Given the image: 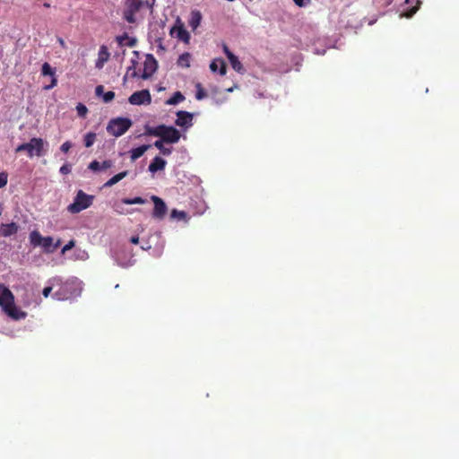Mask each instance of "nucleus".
<instances>
[{
	"label": "nucleus",
	"instance_id": "7ed1b4c3",
	"mask_svg": "<svg viewBox=\"0 0 459 459\" xmlns=\"http://www.w3.org/2000/svg\"><path fill=\"white\" fill-rule=\"evenodd\" d=\"M30 242L34 247H41L47 254L53 253L61 245L60 239L54 243L52 237H42L38 230H32L30 233Z\"/></svg>",
	"mask_w": 459,
	"mask_h": 459
},
{
	"label": "nucleus",
	"instance_id": "49530a36",
	"mask_svg": "<svg viewBox=\"0 0 459 459\" xmlns=\"http://www.w3.org/2000/svg\"><path fill=\"white\" fill-rule=\"evenodd\" d=\"M152 4V0H146L145 2H143V4H145L149 8L152 9L154 4Z\"/></svg>",
	"mask_w": 459,
	"mask_h": 459
},
{
	"label": "nucleus",
	"instance_id": "5701e85b",
	"mask_svg": "<svg viewBox=\"0 0 459 459\" xmlns=\"http://www.w3.org/2000/svg\"><path fill=\"white\" fill-rule=\"evenodd\" d=\"M231 67L238 73L243 74L245 72V69L241 64V62L238 60L237 56H232L230 58H228Z\"/></svg>",
	"mask_w": 459,
	"mask_h": 459
},
{
	"label": "nucleus",
	"instance_id": "603ef678",
	"mask_svg": "<svg viewBox=\"0 0 459 459\" xmlns=\"http://www.w3.org/2000/svg\"><path fill=\"white\" fill-rule=\"evenodd\" d=\"M316 53L318 55H324L325 53V49H323L322 51L316 50Z\"/></svg>",
	"mask_w": 459,
	"mask_h": 459
},
{
	"label": "nucleus",
	"instance_id": "f257e3e1",
	"mask_svg": "<svg viewBox=\"0 0 459 459\" xmlns=\"http://www.w3.org/2000/svg\"><path fill=\"white\" fill-rule=\"evenodd\" d=\"M143 134L159 137L167 144L177 143L181 137L179 130L172 126H166L163 124L157 126L145 125Z\"/></svg>",
	"mask_w": 459,
	"mask_h": 459
},
{
	"label": "nucleus",
	"instance_id": "412c9836",
	"mask_svg": "<svg viewBox=\"0 0 459 459\" xmlns=\"http://www.w3.org/2000/svg\"><path fill=\"white\" fill-rule=\"evenodd\" d=\"M190 58L191 55L188 52H185L178 56L177 65L180 67L187 68L190 66Z\"/></svg>",
	"mask_w": 459,
	"mask_h": 459
},
{
	"label": "nucleus",
	"instance_id": "9d476101",
	"mask_svg": "<svg viewBox=\"0 0 459 459\" xmlns=\"http://www.w3.org/2000/svg\"><path fill=\"white\" fill-rule=\"evenodd\" d=\"M56 69L55 67H52L48 62H45L42 65L41 67V74L43 76H50L51 77V82L48 85H45L43 87L44 90L49 91L56 86L57 84V79L56 76Z\"/></svg>",
	"mask_w": 459,
	"mask_h": 459
},
{
	"label": "nucleus",
	"instance_id": "37998d69",
	"mask_svg": "<svg viewBox=\"0 0 459 459\" xmlns=\"http://www.w3.org/2000/svg\"><path fill=\"white\" fill-rule=\"evenodd\" d=\"M101 169H106L111 167V161L110 160H104L101 164Z\"/></svg>",
	"mask_w": 459,
	"mask_h": 459
},
{
	"label": "nucleus",
	"instance_id": "5fc2aeb1",
	"mask_svg": "<svg viewBox=\"0 0 459 459\" xmlns=\"http://www.w3.org/2000/svg\"><path fill=\"white\" fill-rule=\"evenodd\" d=\"M44 6H45V7H49V6H50V4H48V3H45V4H44Z\"/></svg>",
	"mask_w": 459,
	"mask_h": 459
},
{
	"label": "nucleus",
	"instance_id": "f8f14e48",
	"mask_svg": "<svg viewBox=\"0 0 459 459\" xmlns=\"http://www.w3.org/2000/svg\"><path fill=\"white\" fill-rule=\"evenodd\" d=\"M18 229L19 227L15 222L3 223L0 226V236L4 238L11 237L17 233Z\"/></svg>",
	"mask_w": 459,
	"mask_h": 459
},
{
	"label": "nucleus",
	"instance_id": "393cba45",
	"mask_svg": "<svg viewBox=\"0 0 459 459\" xmlns=\"http://www.w3.org/2000/svg\"><path fill=\"white\" fill-rule=\"evenodd\" d=\"M128 174V171H123V172H120L115 176H113L110 179H108L105 184H104V187H107V186H111L115 184H117V182H119L120 180H122L126 175Z\"/></svg>",
	"mask_w": 459,
	"mask_h": 459
},
{
	"label": "nucleus",
	"instance_id": "3c124183",
	"mask_svg": "<svg viewBox=\"0 0 459 459\" xmlns=\"http://www.w3.org/2000/svg\"><path fill=\"white\" fill-rule=\"evenodd\" d=\"M133 54L135 56V58H134V59H138V57H139V52H138V51H136V50H134V51H133Z\"/></svg>",
	"mask_w": 459,
	"mask_h": 459
},
{
	"label": "nucleus",
	"instance_id": "a878e982",
	"mask_svg": "<svg viewBox=\"0 0 459 459\" xmlns=\"http://www.w3.org/2000/svg\"><path fill=\"white\" fill-rule=\"evenodd\" d=\"M128 174V171H123V172H120L115 176H113L110 179H108L105 184H104V187H107V186H111L115 184H117V182H119L120 180H122L126 175Z\"/></svg>",
	"mask_w": 459,
	"mask_h": 459
},
{
	"label": "nucleus",
	"instance_id": "a211bd4d",
	"mask_svg": "<svg viewBox=\"0 0 459 459\" xmlns=\"http://www.w3.org/2000/svg\"><path fill=\"white\" fill-rule=\"evenodd\" d=\"M151 147L150 144H143L137 148H134L130 151L131 160L133 161L136 160L140 157H142L144 152Z\"/></svg>",
	"mask_w": 459,
	"mask_h": 459
},
{
	"label": "nucleus",
	"instance_id": "72a5a7b5",
	"mask_svg": "<svg viewBox=\"0 0 459 459\" xmlns=\"http://www.w3.org/2000/svg\"><path fill=\"white\" fill-rule=\"evenodd\" d=\"M75 246V241L74 240H70L67 244H65L62 250H61V254H65L67 251L71 250Z\"/></svg>",
	"mask_w": 459,
	"mask_h": 459
},
{
	"label": "nucleus",
	"instance_id": "4c0bfd02",
	"mask_svg": "<svg viewBox=\"0 0 459 459\" xmlns=\"http://www.w3.org/2000/svg\"><path fill=\"white\" fill-rule=\"evenodd\" d=\"M71 147H72V143H71V142L66 141V142H65V143L61 145V147H60V151H61V152H65V153H66V152H69V150L71 149Z\"/></svg>",
	"mask_w": 459,
	"mask_h": 459
},
{
	"label": "nucleus",
	"instance_id": "4be33fe9",
	"mask_svg": "<svg viewBox=\"0 0 459 459\" xmlns=\"http://www.w3.org/2000/svg\"><path fill=\"white\" fill-rule=\"evenodd\" d=\"M166 143L163 142L162 140L159 139L157 141L154 142L153 145L160 152V153L164 156H169L171 154L172 152V148L171 147H165L164 144Z\"/></svg>",
	"mask_w": 459,
	"mask_h": 459
},
{
	"label": "nucleus",
	"instance_id": "6e6552de",
	"mask_svg": "<svg viewBox=\"0 0 459 459\" xmlns=\"http://www.w3.org/2000/svg\"><path fill=\"white\" fill-rule=\"evenodd\" d=\"M158 69V62L152 54H147L143 63V72L141 78L143 80L149 79Z\"/></svg>",
	"mask_w": 459,
	"mask_h": 459
},
{
	"label": "nucleus",
	"instance_id": "09e8293b",
	"mask_svg": "<svg viewBox=\"0 0 459 459\" xmlns=\"http://www.w3.org/2000/svg\"><path fill=\"white\" fill-rule=\"evenodd\" d=\"M57 41H58V43H59L63 48H65V40H64L62 38H58V39H57Z\"/></svg>",
	"mask_w": 459,
	"mask_h": 459
},
{
	"label": "nucleus",
	"instance_id": "c03bdc74",
	"mask_svg": "<svg viewBox=\"0 0 459 459\" xmlns=\"http://www.w3.org/2000/svg\"><path fill=\"white\" fill-rule=\"evenodd\" d=\"M121 201H134V202H137V201H144L142 197H134V198H124L122 199Z\"/></svg>",
	"mask_w": 459,
	"mask_h": 459
},
{
	"label": "nucleus",
	"instance_id": "7c9ffc66",
	"mask_svg": "<svg viewBox=\"0 0 459 459\" xmlns=\"http://www.w3.org/2000/svg\"><path fill=\"white\" fill-rule=\"evenodd\" d=\"M76 111L79 117H84L88 113V108L84 104L78 103L76 106Z\"/></svg>",
	"mask_w": 459,
	"mask_h": 459
},
{
	"label": "nucleus",
	"instance_id": "2f4dec72",
	"mask_svg": "<svg viewBox=\"0 0 459 459\" xmlns=\"http://www.w3.org/2000/svg\"><path fill=\"white\" fill-rule=\"evenodd\" d=\"M115 98V92L114 91H107L103 94L102 100L105 103H108Z\"/></svg>",
	"mask_w": 459,
	"mask_h": 459
},
{
	"label": "nucleus",
	"instance_id": "13d9d810",
	"mask_svg": "<svg viewBox=\"0 0 459 459\" xmlns=\"http://www.w3.org/2000/svg\"><path fill=\"white\" fill-rule=\"evenodd\" d=\"M405 2L408 4V3H409V0H405Z\"/></svg>",
	"mask_w": 459,
	"mask_h": 459
},
{
	"label": "nucleus",
	"instance_id": "473e14b6",
	"mask_svg": "<svg viewBox=\"0 0 459 459\" xmlns=\"http://www.w3.org/2000/svg\"><path fill=\"white\" fill-rule=\"evenodd\" d=\"M136 65H137V59L132 58L131 59V65L127 68V72H129L130 70H133V73L131 74L132 77L138 76V74L135 71Z\"/></svg>",
	"mask_w": 459,
	"mask_h": 459
},
{
	"label": "nucleus",
	"instance_id": "9b49d317",
	"mask_svg": "<svg viewBox=\"0 0 459 459\" xmlns=\"http://www.w3.org/2000/svg\"><path fill=\"white\" fill-rule=\"evenodd\" d=\"M193 114L188 111L179 110L177 112L175 124L180 127L187 129L193 125Z\"/></svg>",
	"mask_w": 459,
	"mask_h": 459
},
{
	"label": "nucleus",
	"instance_id": "a18cd8bd",
	"mask_svg": "<svg viewBox=\"0 0 459 459\" xmlns=\"http://www.w3.org/2000/svg\"><path fill=\"white\" fill-rule=\"evenodd\" d=\"M130 242L133 243V244H138L139 243V237L138 236L131 237Z\"/></svg>",
	"mask_w": 459,
	"mask_h": 459
},
{
	"label": "nucleus",
	"instance_id": "de8ad7c7",
	"mask_svg": "<svg viewBox=\"0 0 459 459\" xmlns=\"http://www.w3.org/2000/svg\"><path fill=\"white\" fill-rule=\"evenodd\" d=\"M159 42V48L161 50H165L164 47L162 46V39L160 38L157 40Z\"/></svg>",
	"mask_w": 459,
	"mask_h": 459
},
{
	"label": "nucleus",
	"instance_id": "2eb2a0df",
	"mask_svg": "<svg viewBox=\"0 0 459 459\" xmlns=\"http://www.w3.org/2000/svg\"><path fill=\"white\" fill-rule=\"evenodd\" d=\"M166 164H167V161L164 159H162L160 156H156L151 161V163L148 167V169L150 172L155 173L159 170L164 169V168L166 167Z\"/></svg>",
	"mask_w": 459,
	"mask_h": 459
},
{
	"label": "nucleus",
	"instance_id": "4468645a",
	"mask_svg": "<svg viewBox=\"0 0 459 459\" xmlns=\"http://www.w3.org/2000/svg\"><path fill=\"white\" fill-rule=\"evenodd\" d=\"M109 56L110 55L108 50V48L106 46L102 45L99 50L98 59L95 64L96 68L101 69L103 67L104 64L108 60Z\"/></svg>",
	"mask_w": 459,
	"mask_h": 459
},
{
	"label": "nucleus",
	"instance_id": "ddd939ff",
	"mask_svg": "<svg viewBox=\"0 0 459 459\" xmlns=\"http://www.w3.org/2000/svg\"><path fill=\"white\" fill-rule=\"evenodd\" d=\"M210 69L212 73H219L224 75L227 72L226 63L221 58H215L210 64Z\"/></svg>",
	"mask_w": 459,
	"mask_h": 459
},
{
	"label": "nucleus",
	"instance_id": "f704fd0d",
	"mask_svg": "<svg viewBox=\"0 0 459 459\" xmlns=\"http://www.w3.org/2000/svg\"><path fill=\"white\" fill-rule=\"evenodd\" d=\"M72 170V166L69 163H65L59 169V172L63 175L69 174Z\"/></svg>",
	"mask_w": 459,
	"mask_h": 459
},
{
	"label": "nucleus",
	"instance_id": "b1692460",
	"mask_svg": "<svg viewBox=\"0 0 459 459\" xmlns=\"http://www.w3.org/2000/svg\"><path fill=\"white\" fill-rule=\"evenodd\" d=\"M202 15L199 11H193L191 13V19L189 21V25L192 29H196L201 22Z\"/></svg>",
	"mask_w": 459,
	"mask_h": 459
},
{
	"label": "nucleus",
	"instance_id": "cd10ccee",
	"mask_svg": "<svg viewBox=\"0 0 459 459\" xmlns=\"http://www.w3.org/2000/svg\"><path fill=\"white\" fill-rule=\"evenodd\" d=\"M170 217L173 219H177V220H183V221L187 220V214L186 212L178 211L176 209L172 210Z\"/></svg>",
	"mask_w": 459,
	"mask_h": 459
},
{
	"label": "nucleus",
	"instance_id": "864d4df0",
	"mask_svg": "<svg viewBox=\"0 0 459 459\" xmlns=\"http://www.w3.org/2000/svg\"><path fill=\"white\" fill-rule=\"evenodd\" d=\"M415 13H416V9H413L409 16H411Z\"/></svg>",
	"mask_w": 459,
	"mask_h": 459
},
{
	"label": "nucleus",
	"instance_id": "58836bf2",
	"mask_svg": "<svg viewBox=\"0 0 459 459\" xmlns=\"http://www.w3.org/2000/svg\"><path fill=\"white\" fill-rule=\"evenodd\" d=\"M311 0H293L296 5L299 7H304L307 6Z\"/></svg>",
	"mask_w": 459,
	"mask_h": 459
},
{
	"label": "nucleus",
	"instance_id": "bb28decb",
	"mask_svg": "<svg viewBox=\"0 0 459 459\" xmlns=\"http://www.w3.org/2000/svg\"><path fill=\"white\" fill-rule=\"evenodd\" d=\"M95 139H96L95 133H92V132L87 133L86 135L84 136L85 147H87V148L91 147L95 142Z\"/></svg>",
	"mask_w": 459,
	"mask_h": 459
},
{
	"label": "nucleus",
	"instance_id": "79ce46f5",
	"mask_svg": "<svg viewBox=\"0 0 459 459\" xmlns=\"http://www.w3.org/2000/svg\"><path fill=\"white\" fill-rule=\"evenodd\" d=\"M52 291V287L48 286L43 289L42 294L45 298H48Z\"/></svg>",
	"mask_w": 459,
	"mask_h": 459
},
{
	"label": "nucleus",
	"instance_id": "aec40b11",
	"mask_svg": "<svg viewBox=\"0 0 459 459\" xmlns=\"http://www.w3.org/2000/svg\"><path fill=\"white\" fill-rule=\"evenodd\" d=\"M185 100V96L180 91H176L173 95L165 101L166 105L174 106Z\"/></svg>",
	"mask_w": 459,
	"mask_h": 459
},
{
	"label": "nucleus",
	"instance_id": "0eeeda50",
	"mask_svg": "<svg viewBox=\"0 0 459 459\" xmlns=\"http://www.w3.org/2000/svg\"><path fill=\"white\" fill-rule=\"evenodd\" d=\"M128 101L132 105H149L152 102L151 93L146 89L135 91L128 98Z\"/></svg>",
	"mask_w": 459,
	"mask_h": 459
},
{
	"label": "nucleus",
	"instance_id": "ea45409f",
	"mask_svg": "<svg viewBox=\"0 0 459 459\" xmlns=\"http://www.w3.org/2000/svg\"><path fill=\"white\" fill-rule=\"evenodd\" d=\"M104 87L102 85H98L96 88H95V94L98 96V97H102L103 94H104Z\"/></svg>",
	"mask_w": 459,
	"mask_h": 459
},
{
	"label": "nucleus",
	"instance_id": "6e6d98bb",
	"mask_svg": "<svg viewBox=\"0 0 459 459\" xmlns=\"http://www.w3.org/2000/svg\"><path fill=\"white\" fill-rule=\"evenodd\" d=\"M228 91L231 92L233 91V88H230L227 90Z\"/></svg>",
	"mask_w": 459,
	"mask_h": 459
},
{
	"label": "nucleus",
	"instance_id": "f03ea898",
	"mask_svg": "<svg viewBox=\"0 0 459 459\" xmlns=\"http://www.w3.org/2000/svg\"><path fill=\"white\" fill-rule=\"evenodd\" d=\"M0 307L6 315L13 319L25 316L24 313H19L13 292L2 283H0Z\"/></svg>",
	"mask_w": 459,
	"mask_h": 459
},
{
	"label": "nucleus",
	"instance_id": "f3484780",
	"mask_svg": "<svg viewBox=\"0 0 459 459\" xmlns=\"http://www.w3.org/2000/svg\"><path fill=\"white\" fill-rule=\"evenodd\" d=\"M152 215L156 219H162L167 213L166 203H154Z\"/></svg>",
	"mask_w": 459,
	"mask_h": 459
},
{
	"label": "nucleus",
	"instance_id": "c9c22d12",
	"mask_svg": "<svg viewBox=\"0 0 459 459\" xmlns=\"http://www.w3.org/2000/svg\"><path fill=\"white\" fill-rule=\"evenodd\" d=\"M89 169L93 171H100L101 169V165L98 160H92L89 165Z\"/></svg>",
	"mask_w": 459,
	"mask_h": 459
},
{
	"label": "nucleus",
	"instance_id": "423d86ee",
	"mask_svg": "<svg viewBox=\"0 0 459 459\" xmlns=\"http://www.w3.org/2000/svg\"><path fill=\"white\" fill-rule=\"evenodd\" d=\"M143 5V0H125L123 18L129 23H134L136 22L135 13L142 8Z\"/></svg>",
	"mask_w": 459,
	"mask_h": 459
},
{
	"label": "nucleus",
	"instance_id": "dca6fc26",
	"mask_svg": "<svg viewBox=\"0 0 459 459\" xmlns=\"http://www.w3.org/2000/svg\"><path fill=\"white\" fill-rule=\"evenodd\" d=\"M117 42L120 46H128L130 48L135 47L137 44V39L135 38H130L127 33H124L117 37Z\"/></svg>",
	"mask_w": 459,
	"mask_h": 459
},
{
	"label": "nucleus",
	"instance_id": "e433bc0d",
	"mask_svg": "<svg viewBox=\"0 0 459 459\" xmlns=\"http://www.w3.org/2000/svg\"><path fill=\"white\" fill-rule=\"evenodd\" d=\"M8 174L6 172H0V188L7 184Z\"/></svg>",
	"mask_w": 459,
	"mask_h": 459
},
{
	"label": "nucleus",
	"instance_id": "20e7f679",
	"mask_svg": "<svg viewBox=\"0 0 459 459\" xmlns=\"http://www.w3.org/2000/svg\"><path fill=\"white\" fill-rule=\"evenodd\" d=\"M45 145L48 146V144L42 138L33 137L29 143L20 144L16 148V152L26 151L30 158L33 156L41 157L46 154V151L44 150Z\"/></svg>",
	"mask_w": 459,
	"mask_h": 459
},
{
	"label": "nucleus",
	"instance_id": "8fccbe9b",
	"mask_svg": "<svg viewBox=\"0 0 459 459\" xmlns=\"http://www.w3.org/2000/svg\"><path fill=\"white\" fill-rule=\"evenodd\" d=\"M151 201H163V200L156 195H152V196H151Z\"/></svg>",
	"mask_w": 459,
	"mask_h": 459
},
{
	"label": "nucleus",
	"instance_id": "1a4fd4ad",
	"mask_svg": "<svg viewBox=\"0 0 459 459\" xmlns=\"http://www.w3.org/2000/svg\"><path fill=\"white\" fill-rule=\"evenodd\" d=\"M169 34L185 43H188L190 40V34L181 23L179 18L177 19L176 24L170 29Z\"/></svg>",
	"mask_w": 459,
	"mask_h": 459
},
{
	"label": "nucleus",
	"instance_id": "6ab92c4d",
	"mask_svg": "<svg viewBox=\"0 0 459 459\" xmlns=\"http://www.w3.org/2000/svg\"><path fill=\"white\" fill-rule=\"evenodd\" d=\"M91 204V203H71L70 205L67 207V210L71 213H77L82 210L87 209L88 207H90Z\"/></svg>",
	"mask_w": 459,
	"mask_h": 459
},
{
	"label": "nucleus",
	"instance_id": "4d7b16f0",
	"mask_svg": "<svg viewBox=\"0 0 459 459\" xmlns=\"http://www.w3.org/2000/svg\"><path fill=\"white\" fill-rule=\"evenodd\" d=\"M155 4V0H152V4Z\"/></svg>",
	"mask_w": 459,
	"mask_h": 459
},
{
	"label": "nucleus",
	"instance_id": "c756f323",
	"mask_svg": "<svg viewBox=\"0 0 459 459\" xmlns=\"http://www.w3.org/2000/svg\"><path fill=\"white\" fill-rule=\"evenodd\" d=\"M207 96L206 91L203 89L201 83L196 84L195 98L198 100L204 99Z\"/></svg>",
	"mask_w": 459,
	"mask_h": 459
},
{
	"label": "nucleus",
	"instance_id": "39448f33",
	"mask_svg": "<svg viewBox=\"0 0 459 459\" xmlns=\"http://www.w3.org/2000/svg\"><path fill=\"white\" fill-rule=\"evenodd\" d=\"M132 126V120L127 117H116L109 120L107 132L116 137L123 135Z\"/></svg>",
	"mask_w": 459,
	"mask_h": 459
},
{
	"label": "nucleus",
	"instance_id": "c85d7f7f",
	"mask_svg": "<svg viewBox=\"0 0 459 459\" xmlns=\"http://www.w3.org/2000/svg\"><path fill=\"white\" fill-rule=\"evenodd\" d=\"M92 199L93 195H87L82 190H79L74 201H92Z\"/></svg>",
	"mask_w": 459,
	"mask_h": 459
},
{
	"label": "nucleus",
	"instance_id": "a19ab883",
	"mask_svg": "<svg viewBox=\"0 0 459 459\" xmlns=\"http://www.w3.org/2000/svg\"><path fill=\"white\" fill-rule=\"evenodd\" d=\"M222 49L224 54L226 55L227 58H230V56H234V54L230 50L228 46L226 44H223Z\"/></svg>",
	"mask_w": 459,
	"mask_h": 459
}]
</instances>
